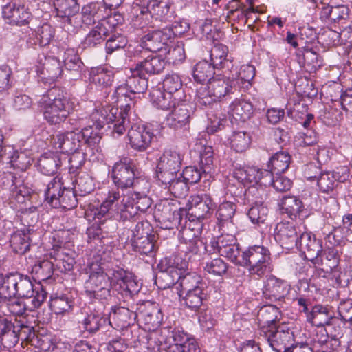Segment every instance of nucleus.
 <instances>
[{"label":"nucleus","instance_id":"3","mask_svg":"<svg viewBox=\"0 0 352 352\" xmlns=\"http://www.w3.org/2000/svg\"><path fill=\"white\" fill-rule=\"evenodd\" d=\"M131 107L130 103H126L125 105L122 104L120 109L110 105L96 109L87 117L91 129H93L94 127L97 130H100L106 125L111 129L110 125L112 124V133L118 135H122L129 126V111Z\"/></svg>","mask_w":352,"mask_h":352},{"label":"nucleus","instance_id":"37","mask_svg":"<svg viewBox=\"0 0 352 352\" xmlns=\"http://www.w3.org/2000/svg\"><path fill=\"white\" fill-rule=\"evenodd\" d=\"M109 26L111 32L108 34L105 43V52L107 54H112L116 51L122 50L128 43L126 36L118 32V27L115 23V18H110Z\"/></svg>","mask_w":352,"mask_h":352},{"label":"nucleus","instance_id":"35","mask_svg":"<svg viewBox=\"0 0 352 352\" xmlns=\"http://www.w3.org/2000/svg\"><path fill=\"white\" fill-rule=\"evenodd\" d=\"M278 305H268L261 308L258 313V317L263 320V324L259 329L260 336H266L271 330L278 326L280 309Z\"/></svg>","mask_w":352,"mask_h":352},{"label":"nucleus","instance_id":"36","mask_svg":"<svg viewBox=\"0 0 352 352\" xmlns=\"http://www.w3.org/2000/svg\"><path fill=\"white\" fill-rule=\"evenodd\" d=\"M166 63L162 56L150 55L135 63V72L142 75L144 74L147 76L160 74L164 71Z\"/></svg>","mask_w":352,"mask_h":352},{"label":"nucleus","instance_id":"9","mask_svg":"<svg viewBox=\"0 0 352 352\" xmlns=\"http://www.w3.org/2000/svg\"><path fill=\"white\" fill-rule=\"evenodd\" d=\"M30 2L28 0H11L2 8V16L8 24L12 25H28L30 31L35 29L34 17L30 11Z\"/></svg>","mask_w":352,"mask_h":352},{"label":"nucleus","instance_id":"62","mask_svg":"<svg viewBox=\"0 0 352 352\" xmlns=\"http://www.w3.org/2000/svg\"><path fill=\"white\" fill-rule=\"evenodd\" d=\"M75 184L74 190L80 197L90 194L95 189L92 177L85 172L78 173Z\"/></svg>","mask_w":352,"mask_h":352},{"label":"nucleus","instance_id":"2","mask_svg":"<svg viewBox=\"0 0 352 352\" xmlns=\"http://www.w3.org/2000/svg\"><path fill=\"white\" fill-rule=\"evenodd\" d=\"M40 103L43 118L50 125L64 122L74 111V103L69 94L56 87L49 89Z\"/></svg>","mask_w":352,"mask_h":352},{"label":"nucleus","instance_id":"24","mask_svg":"<svg viewBox=\"0 0 352 352\" xmlns=\"http://www.w3.org/2000/svg\"><path fill=\"white\" fill-rule=\"evenodd\" d=\"M109 19L99 22L91 28L79 44V49L96 48L101 45L111 32Z\"/></svg>","mask_w":352,"mask_h":352},{"label":"nucleus","instance_id":"7","mask_svg":"<svg viewBox=\"0 0 352 352\" xmlns=\"http://www.w3.org/2000/svg\"><path fill=\"white\" fill-rule=\"evenodd\" d=\"M87 138L85 133H75V131L60 133L54 138V145L56 149H59L63 153L70 154L75 153L82 146L94 148L99 144L100 135Z\"/></svg>","mask_w":352,"mask_h":352},{"label":"nucleus","instance_id":"15","mask_svg":"<svg viewBox=\"0 0 352 352\" xmlns=\"http://www.w3.org/2000/svg\"><path fill=\"white\" fill-rule=\"evenodd\" d=\"M190 206L187 210V218L190 220H206L211 217L216 208V203L207 193L190 197Z\"/></svg>","mask_w":352,"mask_h":352},{"label":"nucleus","instance_id":"12","mask_svg":"<svg viewBox=\"0 0 352 352\" xmlns=\"http://www.w3.org/2000/svg\"><path fill=\"white\" fill-rule=\"evenodd\" d=\"M214 151L211 146L204 145L200 151V168L195 166H186L180 174L188 185L199 182L204 176L207 177L213 170Z\"/></svg>","mask_w":352,"mask_h":352},{"label":"nucleus","instance_id":"34","mask_svg":"<svg viewBox=\"0 0 352 352\" xmlns=\"http://www.w3.org/2000/svg\"><path fill=\"white\" fill-rule=\"evenodd\" d=\"M263 172H268V170L240 165L239 167H235L234 176L244 186L252 184L251 187H254V184L261 183V185L263 184L262 183L265 181V173Z\"/></svg>","mask_w":352,"mask_h":352},{"label":"nucleus","instance_id":"28","mask_svg":"<svg viewBox=\"0 0 352 352\" xmlns=\"http://www.w3.org/2000/svg\"><path fill=\"white\" fill-rule=\"evenodd\" d=\"M177 294L181 305L195 312L201 309L208 296L206 285L184 292H177Z\"/></svg>","mask_w":352,"mask_h":352},{"label":"nucleus","instance_id":"49","mask_svg":"<svg viewBox=\"0 0 352 352\" xmlns=\"http://www.w3.org/2000/svg\"><path fill=\"white\" fill-rule=\"evenodd\" d=\"M32 278L38 281L39 285L41 282H50L54 274V264L48 260L38 261L32 267Z\"/></svg>","mask_w":352,"mask_h":352},{"label":"nucleus","instance_id":"20","mask_svg":"<svg viewBox=\"0 0 352 352\" xmlns=\"http://www.w3.org/2000/svg\"><path fill=\"white\" fill-rule=\"evenodd\" d=\"M193 114L192 107L185 101H179L164 120V124L174 130L186 129Z\"/></svg>","mask_w":352,"mask_h":352},{"label":"nucleus","instance_id":"57","mask_svg":"<svg viewBox=\"0 0 352 352\" xmlns=\"http://www.w3.org/2000/svg\"><path fill=\"white\" fill-rule=\"evenodd\" d=\"M74 300L69 294H62L51 298L50 306L56 314H64L72 311Z\"/></svg>","mask_w":352,"mask_h":352},{"label":"nucleus","instance_id":"43","mask_svg":"<svg viewBox=\"0 0 352 352\" xmlns=\"http://www.w3.org/2000/svg\"><path fill=\"white\" fill-rule=\"evenodd\" d=\"M256 69L252 65H243L235 76L232 74V86L236 87L237 91L248 89L252 85V81L255 76Z\"/></svg>","mask_w":352,"mask_h":352},{"label":"nucleus","instance_id":"54","mask_svg":"<svg viewBox=\"0 0 352 352\" xmlns=\"http://www.w3.org/2000/svg\"><path fill=\"white\" fill-rule=\"evenodd\" d=\"M263 173H265V181L262 182L263 185H272L276 191L280 192H287L292 187L293 182L288 177L281 174L275 175L270 170Z\"/></svg>","mask_w":352,"mask_h":352},{"label":"nucleus","instance_id":"42","mask_svg":"<svg viewBox=\"0 0 352 352\" xmlns=\"http://www.w3.org/2000/svg\"><path fill=\"white\" fill-rule=\"evenodd\" d=\"M188 266L186 269L180 271L181 273L179 274V280H178L177 283V293L184 292L196 289L198 287L206 285L201 276L195 272H188Z\"/></svg>","mask_w":352,"mask_h":352},{"label":"nucleus","instance_id":"18","mask_svg":"<svg viewBox=\"0 0 352 352\" xmlns=\"http://www.w3.org/2000/svg\"><path fill=\"white\" fill-rule=\"evenodd\" d=\"M136 16L133 19V25H138V23H143V20L148 21V16L155 18L156 20H163L169 12L170 6L168 3L165 1L148 0L142 6L138 8H134Z\"/></svg>","mask_w":352,"mask_h":352},{"label":"nucleus","instance_id":"26","mask_svg":"<svg viewBox=\"0 0 352 352\" xmlns=\"http://www.w3.org/2000/svg\"><path fill=\"white\" fill-rule=\"evenodd\" d=\"M79 327L86 336H93L100 329L111 324L109 317L98 311H91L78 322Z\"/></svg>","mask_w":352,"mask_h":352},{"label":"nucleus","instance_id":"59","mask_svg":"<svg viewBox=\"0 0 352 352\" xmlns=\"http://www.w3.org/2000/svg\"><path fill=\"white\" fill-rule=\"evenodd\" d=\"M307 320L316 327H324L333 320L327 307L321 305L313 307L311 311L307 315Z\"/></svg>","mask_w":352,"mask_h":352},{"label":"nucleus","instance_id":"14","mask_svg":"<svg viewBox=\"0 0 352 352\" xmlns=\"http://www.w3.org/2000/svg\"><path fill=\"white\" fill-rule=\"evenodd\" d=\"M136 312L138 320H142L149 331L156 330L163 320L160 305L155 302L140 300L136 303Z\"/></svg>","mask_w":352,"mask_h":352},{"label":"nucleus","instance_id":"50","mask_svg":"<svg viewBox=\"0 0 352 352\" xmlns=\"http://www.w3.org/2000/svg\"><path fill=\"white\" fill-rule=\"evenodd\" d=\"M217 69L214 65L207 60L198 62L192 70V76L194 80L200 83H208L214 77V70Z\"/></svg>","mask_w":352,"mask_h":352},{"label":"nucleus","instance_id":"29","mask_svg":"<svg viewBox=\"0 0 352 352\" xmlns=\"http://www.w3.org/2000/svg\"><path fill=\"white\" fill-rule=\"evenodd\" d=\"M1 180L4 187L10 189L13 199L19 203H23L25 201V197L30 195V192L23 185V179L21 177L9 172L3 174Z\"/></svg>","mask_w":352,"mask_h":352},{"label":"nucleus","instance_id":"13","mask_svg":"<svg viewBox=\"0 0 352 352\" xmlns=\"http://www.w3.org/2000/svg\"><path fill=\"white\" fill-rule=\"evenodd\" d=\"M263 190L250 187L244 193V204L250 207L247 214L254 224L264 223L267 219L268 208L263 204Z\"/></svg>","mask_w":352,"mask_h":352},{"label":"nucleus","instance_id":"16","mask_svg":"<svg viewBox=\"0 0 352 352\" xmlns=\"http://www.w3.org/2000/svg\"><path fill=\"white\" fill-rule=\"evenodd\" d=\"M265 338L273 350L278 352H285V349H291L294 346V334L291 327L288 324H278L275 329L271 330L266 336H262Z\"/></svg>","mask_w":352,"mask_h":352},{"label":"nucleus","instance_id":"30","mask_svg":"<svg viewBox=\"0 0 352 352\" xmlns=\"http://www.w3.org/2000/svg\"><path fill=\"white\" fill-rule=\"evenodd\" d=\"M64 67L66 76L70 80H76L82 78L85 71V66L79 55L74 49H67L64 54Z\"/></svg>","mask_w":352,"mask_h":352},{"label":"nucleus","instance_id":"38","mask_svg":"<svg viewBox=\"0 0 352 352\" xmlns=\"http://www.w3.org/2000/svg\"><path fill=\"white\" fill-rule=\"evenodd\" d=\"M16 298H23L31 300L35 297L36 293L41 289L44 290L41 285L35 286L31 277L28 275L22 274L16 272Z\"/></svg>","mask_w":352,"mask_h":352},{"label":"nucleus","instance_id":"46","mask_svg":"<svg viewBox=\"0 0 352 352\" xmlns=\"http://www.w3.org/2000/svg\"><path fill=\"white\" fill-rule=\"evenodd\" d=\"M291 155L287 151H279L274 154L267 164V169L275 175L282 174L289 167Z\"/></svg>","mask_w":352,"mask_h":352},{"label":"nucleus","instance_id":"32","mask_svg":"<svg viewBox=\"0 0 352 352\" xmlns=\"http://www.w3.org/2000/svg\"><path fill=\"white\" fill-rule=\"evenodd\" d=\"M254 113V104L247 96L236 98L229 106L228 113L236 121L245 122L250 119Z\"/></svg>","mask_w":352,"mask_h":352},{"label":"nucleus","instance_id":"1","mask_svg":"<svg viewBox=\"0 0 352 352\" xmlns=\"http://www.w3.org/2000/svg\"><path fill=\"white\" fill-rule=\"evenodd\" d=\"M85 289L91 299L107 300L112 296L126 302L138 294L140 287L129 271L117 267L105 272L98 263H92Z\"/></svg>","mask_w":352,"mask_h":352},{"label":"nucleus","instance_id":"17","mask_svg":"<svg viewBox=\"0 0 352 352\" xmlns=\"http://www.w3.org/2000/svg\"><path fill=\"white\" fill-rule=\"evenodd\" d=\"M290 289V285L286 280L270 275L264 283L263 296L271 302H277L280 305L289 295Z\"/></svg>","mask_w":352,"mask_h":352},{"label":"nucleus","instance_id":"52","mask_svg":"<svg viewBox=\"0 0 352 352\" xmlns=\"http://www.w3.org/2000/svg\"><path fill=\"white\" fill-rule=\"evenodd\" d=\"M151 100L153 104L157 109L169 110L173 109L181 100L177 98L175 95L156 89L152 94Z\"/></svg>","mask_w":352,"mask_h":352},{"label":"nucleus","instance_id":"33","mask_svg":"<svg viewBox=\"0 0 352 352\" xmlns=\"http://www.w3.org/2000/svg\"><path fill=\"white\" fill-rule=\"evenodd\" d=\"M104 6L102 3L92 2L84 6L81 9V20L85 25L89 26L103 20H109V13H105Z\"/></svg>","mask_w":352,"mask_h":352},{"label":"nucleus","instance_id":"39","mask_svg":"<svg viewBox=\"0 0 352 352\" xmlns=\"http://www.w3.org/2000/svg\"><path fill=\"white\" fill-rule=\"evenodd\" d=\"M53 3L56 16L61 18L65 23L73 25L74 17L80 10L78 0H54Z\"/></svg>","mask_w":352,"mask_h":352},{"label":"nucleus","instance_id":"45","mask_svg":"<svg viewBox=\"0 0 352 352\" xmlns=\"http://www.w3.org/2000/svg\"><path fill=\"white\" fill-rule=\"evenodd\" d=\"M14 323L8 318L0 316V344L4 348L10 349L16 345Z\"/></svg>","mask_w":352,"mask_h":352},{"label":"nucleus","instance_id":"4","mask_svg":"<svg viewBox=\"0 0 352 352\" xmlns=\"http://www.w3.org/2000/svg\"><path fill=\"white\" fill-rule=\"evenodd\" d=\"M271 252L268 248L262 245H250L241 252L239 266L248 269L252 276L262 277L270 269Z\"/></svg>","mask_w":352,"mask_h":352},{"label":"nucleus","instance_id":"11","mask_svg":"<svg viewBox=\"0 0 352 352\" xmlns=\"http://www.w3.org/2000/svg\"><path fill=\"white\" fill-rule=\"evenodd\" d=\"M188 266V262L179 256H175L173 262L170 259L162 261L158 265L159 272L155 276V284L161 289L177 285L180 271L186 269Z\"/></svg>","mask_w":352,"mask_h":352},{"label":"nucleus","instance_id":"6","mask_svg":"<svg viewBox=\"0 0 352 352\" xmlns=\"http://www.w3.org/2000/svg\"><path fill=\"white\" fill-rule=\"evenodd\" d=\"M148 22L138 23L134 25L138 31H141L139 47L151 52H162L166 53L168 43L170 41V32L165 28L156 30L148 27Z\"/></svg>","mask_w":352,"mask_h":352},{"label":"nucleus","instance_id":"53","mask_svg":"<svg viewBox=\"0 0 352 352\" xmlns=\"http://www.w3.org/2000/svg\"><path fill=\"white\" fill-rule=\"evenodd\" d=\"M281 210L291 219H296L302 211L304 205L302 201L295 196H283L279 204Z\"/></svg>","mask_w":352,"mask_h":352},{"label":"nucleus","instance_id":"10","mask_svg":"<svg viewBox=\"0 0 352 352\" xmlns=\"http://www.w3.org/2000/svg\"><path fill=\"white\" fill-rule=\"evenodd\" d=\"M139 171L134 160L123 157L116 162L112 168L111 177L118 188L116 190L133 187L138 182Z\"/></svg>","mask_w":352,"mask_h":352},{"label":"nucleus","instance_id":"27","mask_svg":"<svg viewBox=\"0 0 352 352\" xmlns=\"http://www.w3.org/2000/svg\"><path fill=\"white\" fill-rule=\"evenodd\" d=\"M60 61L54 56L45 57L44 62L36 66V72L43 82H53L63 74Z\"/></svg>","mask_w":352,"mask_h":352},{"label":"nucleus","instance_id":"58","mask_svg":"<svg viewBox=\"0 0 352 352\" xmlns=\"http://www.w3.org/2000/svg\"><path fill=\"white\" fill-rule=\"evenodd\" d=\"M131 76L126 80V86L129 88V91L132 95L135 94H142L148 88V76L143 74H136L135 66L131 68Z\"/></svg>","mask_w":352,"mask_h":352},{"label":"nucleus","instance_id":"48","mask_svg":"<svg viewBox=\"0 0 352 352\" xmlns=\"http://www.w3.org/2000/svg\"><path fill=\"white\" fill-rule=\"evenodd\" d=\"M155 238V236L154 235L140 240H130L129 245L131 246V250L133 252L136 256H153L157 250Z\"/></svg>","mask_w":352,"mask_h":352},{"label":"nucleus","instance_id":"44","mask_svg":"<svg viewBox=\"0 0 352 352\" xmlns=\"http://www.w3.org/2000/svg\"><path fill=\"white\" fill-rule=\"evenodd\" d=\"M61 178L54 177L47 184L45 191V199L52 207L60 208V199L62 198V192L65 189Z\"/></svg>","mask_w":352,"mask_h":352},{"label":"nucleus","instance_id":"31","mask_svg":"<svg viewBox=\"0 0 352 352\" xmlns=\"http://www.w3.org/2000/svg\"><path fill=\"white\" fill-rule=\"evenodd\" d=\"M320 19L326 23H338L342 25L345 23L349 16V9L345 5L330 6L322 5L318 8Z\"/></svg>","mask_w":352,"mask_h":352},{"label":"nucleus","instance_id":"64","mask_svg":"<svg viewBox=\"0 0 352 352\" xmlns=\"http://www.w3.org/2000/svg\"><path fill=\"white\" fill-rule=\"evenodd\" d=\"M252 137L245 131H235L230 139V144L232 149L237 153L245 151L250 146Z\"/></svg>","mask_w":352,"mask_h":352},{"label":"nucleus","instance_id":"21","mask_svg":"<svg viewBox=\"0 0 352 352\" xmlns=\"http://www.w3.org/2000/svg\"><path fill=\"white\" fill-rule=\"evenodd\" d=\"M274 239L280 245L287 250L297 248L300 234L294 222L281 221L275 228Z\"/></svg>","mask_w":352,"mask_h":352},{"label":"nucleus","instance_id":"63","mask_svg":"<svg viewBox=\"0 0 352 352\" xmlns=\"http://www.w3.org/2000/svg\"><path fill=\"white\" fill-rule=\"evenodd\" d=\"M69 122L72 126L73 129L72 131H75V133H85L87 138H89V136L94 137V135H100L99 133L91 129V124L89 123L88 118L86 116H74L69 118Z\"/></svg>","mask_w":352,"mask_h":352},{"label":"nucleus","instance_id":"8","mask_svg":"<svg viewBox=\"0 0 352 352\" xmlns=\"http://www.w3.org/2000/svg\"><path fill=\"white\" fill-rule=\"evenodd\" d=\"M184 154L177 148L165 149L157 160L155 178L157 182H169L178 175L182 166Z\"/></svg>","mask_w":352,"mask_h":352},{"label":"nucleus","instance_id":"56","mask_svg":"<svg viewBox=\"0 0 352 352\" xmlns=\"http://www.w3.org/2000/svg\"><path fill=\"white\" fill-rule=\"evenodd\" d=\"M61 166V160L58 155L50 153L42 155L38 162L39 170L43 175H52L56 173Z\"/></svg>","mask_w":352,"mask_h":352},{"label":"nucleus","instance_id":"61","mask_svg":"<svg viewBox=\"0 0 352 352\" xmlns=\"http://www.w3.org/2000/svg\"><path fill=\"white\" fill-rule=\"evenodd\" d=\"M16 272L0 275V294L8 300L16 298Z\"/></svg>","mask_w":352,"mask_h":352},{"label":"nucleus","instance_id":"40","mask_svg":"<svg viewBox=\"0 0 352 352\" xmlns=\"http://www.w3.org/2000/svg\"><path fill=\"white\" fill-rule=\"evenodd\" d=\"M121 193L118 190H111L109 191L108 196L101 204L99 208H97L94 212V217L102 221V218L109 219L113 217V212L117 214L115 210V205L120 203Z\"/></svg>","mask_w":352,"mask_h":352},{"label":"nucleus","instance_id":"23","mask_svg":"<svg viewBox=\"0 0 352 352\" xmlns=\"http://www.w3.org/2000/svg\"><path fill=\"white\" fill-rule=\"evenodd\" d=\"M47 292L41 289L40 292L36 293L35 297L31 300V305L22 300L23 298L12 297L9 300H6V307L8 311L14 315L22 316L25 314L26 311H33L38 308L46 299Z\"/></svg>","mask_w":352,"mask_h":352},{"label":"nucleus","instance_id":"25","mask_svg":"<svg viewBox=\"0 0 352 352\" xmlns=\"http://www.w3.org/2000/svg\"><path fill=\"white\" fill-rule=\"evenodd\" d=\"M129 299L126 302H120V305L111 306L107 315L109 318L118 322V326L122 327L133 324L138 320L136 304L129 305Z\"/></svg>","mask_w":352,"mask_h":352},{"label":"nucleus","instance_id":"22","mask_svg":"<svg viewBox=\"0 0 352 352\" xmlns=\"http://www.w3.org/2000/svg\"><path fill=\"white\" fill-rule=\"evenodd\" d=\"M297 248L305 254L307 260L314 263H318L319 256L323 252L322 240L311 232L300 234Z\"/></svg>","mask_w":352,"mask_h":352},{"label":"nucleus","instance_id":"60","mask_svg":"<svg viewBox=\"0 0 352 352\" xmlns=\"http://www.w3.org/2000/svg\"><path fill=\"white\" fill-rule=\"evenodd\" d=\"M165 189H168L175 197H185L189 190V185L179 175H175L169 182H158Z\"/></svg>","mask_w":352,"mask_h":352},{"label":"nucleus","instance_id":"19","mask_svg":"<svg viewBox=\"0 0 352 352\" xmlns=\"http://www.w3.org/2000/svg\"><path fill=\"white\" fill-rule=\"evenodd\" d=\"M128 137L130 146L133 149L144 152L150 147L155 138V134L151 126L134 124L129 130Z\"/></svg>","mask_w":352,"mask_h":352},{"label":"nucleus","instance_id":"55","mask_svg":"<svg viewBox=\"0 0 352 352\" xmlns=\"http://www.w3.org/2000/svg\"><path fill=\"white\" fill-rule=\"evenodd\" d=\"M193 44L197 45L198 42L192 39L180 41L173 49H170L168 45L166 52L168 53L170 58L173 59L174 62H181L185 60L186 53H192L193 52Z\"/></svg>","mask_w":352,"mask_h":352},{"label":"nucleus","instance_id":"47","mask_svg":"<svg viewBox=\"0 0 352 352\" xmlns=\"http://www.w3.org/2000/svg\"><path fill=\"white\" fill-rule=\"evenodd\" d=\"M228 47L222 44L217 43L210 51V61L217 69H230L232 60L228 56Z\"/></svg>","mask_w":352,"mask_h":352},{"label":"nucleus","instance_id":"5","mask_svg":"<svg viewBox=\"0 0 352 352\" xmlns=\"http://www.w3.org/2000/svg\"><path fill=\"white\" fill-rule=\"evenodd\" d=\"M151 204L152 199L144 192H122L120 203L115 205L117 219L122 221H130L135 217L138 212H146Z\"/></svg>","mask_w":352,"mask_h":352},{"label":"nucleus","instance_id":"51","mask_svg":"<svg viewBox=\"0 0 352 352\" xmlns=\"http://www.w3.org/2000/svg\"><path fill=\"white\" fill-rule=\"evenodd\" d=\"M172 338L175 342L173 346H186L188 350L191 349L193 352H201L196 339L185 332L182 328H175L172 331Z\"/></svg>","mask_w":352,"mask_h":352},{"label":"nucleus","instance_id":"41","mask_svg":"<svg viewBox=\"0 0 352 352\" xmlns=\"http://www.w3.org/2000/svg\"><path fill=\"white\" fill-rule=\"evenodd\" d=\"M208 93L213 95L219 100L226 96L234 94L237 89L232 86V80L230 76L227 78H214L208 85Z\"/></svg>","mask_w":352,"mask_h":352}]
</instances>
